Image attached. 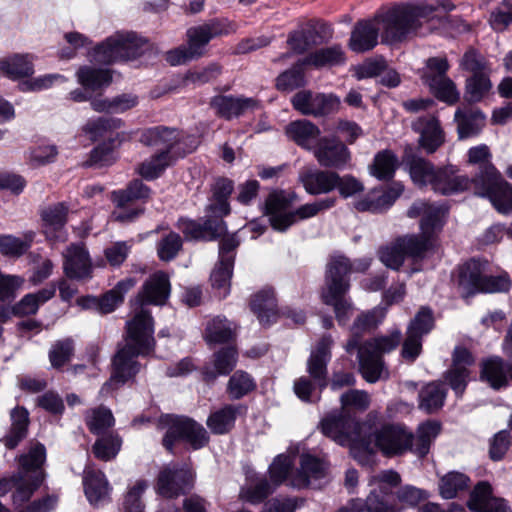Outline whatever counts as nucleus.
I'll use <instances>...</instances> for the list:
<instances>
[{"label":"nucleus","mask_w":512,"mask_h":512,"mask_svg":"<svg viewBox=\"0 0 512 512\" xmlns=\"http://www.w3.org/2000/svg\"><path fill=\"white\" fill-rule=\"evenodd\" d=\"M332 345V337L324 335L311 351L307 361V371L320 390L327 386V364L331 358Z\"/></svg>","instance_id":"obj_19"},{"label":"nucleus","mask_w":512,"mask_h":512,"mask_svg":"<svg viewBox=\"0 0 512 512\" xmlns=\"http://www.w3.org/2000/svg\"><path fill=\"white\" fill-rule=\"evenodd\" d=\"M150 196V189L141 180H133L126 189L114 191L112 193V201L116 205V209L112 213L114 220L119 222L133 221L142 213L141 209L126 208L137 200H144Z\"/></svg>","instance_id":"obj_16"},{"label":"nucleus","mask_w":512,"mask_h":512,"mask_svg":"<svg viewBox=\"0 0 512 512\" xmlns=\"http://www.w3.org/2000/svg\"><path fill=\"white\" fill-rule=\"evenodd\" d=\"M440 101L455 104L460 97L454 82L448 77L426 78L425 83Z\"/></svg>","instance_id":"obj_52"},{"label":"nucleus","mask_w":512,"mask_h":512,"mask_svg":"<svg viewBox=\"0 0 512 512\" xmlns=\"http://www.w3.org/2000/svg\"><path fill=\"white\" fill-rule=\"evenodd\" d=\"M212 107L217 114L226 119L238 117L247 111H253L260 107L259 102L254 98L217 96L211 101Z\"/></svg>","instance_id":"obj_31"},{"label":"nucleus","mask_w":512,"mask_h":512,"mask_svg":"<svg viewBox=\"0 0 512 512\" xmlns=\"http://www.w3.org/2000/svg\"><path fill=\"white\" fill-rule=\"evenodd\" d=\"M56 292V285L50 284L46 288L25 295L17 304L12 306V312L15 316H26L35 314L39 307L50 300Z\"/></svg>","instance_id":"obj_41"},{"label":"nucleus","mask_w":512,"mask_h":512,"mask_svg":"<svg viewBox=\"0 0 512 512\" xmlns=\"http://www.w3.org/2000/svg\"><path fill=\"white\" fill-rule=\"evenodd\" d=\"M468 506L475 512H512L503 498L495 497L487 482L478 483L473 489Z\"/></svg>","instance_id":"obj_25"},{"label":"nucleus","mask_w":512,"mask_h":512,"mask_svg":"<svg viewBox=\"0 0 512 512\" xmlns=\"http://www.w3.org/2000/svg\"><path fill=\"white\" fill-rule=\"evenodd\" d=\"M170 290L169 277L162 271L155 272L144 282L137 297L141 307L126 323L124 346L113 359L111 379L103 386L102 391L112 384L124 383L139 372L140 364L136 358L148 355L155 346L153 319L144 305H164Z\"/></svg>","instance_id":"obj_1"},{"label":"nucleus","mask_w":512,"mask_h":512,"mask_svg":"<svg viewBox=\"0 0 512 512\" xmlns=\"http://www.w3.org/2000/svg\"><path fill=\"white\" fill-rule=\"evenodd\" d=\"M447 209L441 205L416 201L409 208L410 218L421 217V236H405L398 238L386 252V267L399 269L406 257L414 260L422 259L431 247L432 235L439 231L443 224Z\"/></svg>","instance_id":"obj_3"},{"label":"nucleus","mask_w":512,"mask_h":512,"mask_svg":"<svg viewBox=\"0 0 512 512\" xmlns=\"http://www.w3.org/2000/svg\"><path fill=\"white\" fill-rule=\"evenodd\" d=\"M181 247V237L175 232H170L158 242L157 253L161 260L170 261L178 254Z\"/></svg>","instance_id":"obj_64"},{"label":"nucleus","mask_w":512,"mask_h":512,"mask_svg":"<svg viewBox=\"0 0 512 512\" xmlns=\"http://www.w3.org/2000/svg\"><path fill=\"white\" fill-rule=\"evenodd\" d=\"M241 409L240 405H227L208 417L207 426L215 434L227 433L234 426L236 417Z\"/></svg>","instance_id":"obj_48"},{"label":"nucleus","mask_w":512,"mask_h":512,"mask_svg":"<svg viewBox=\"0 0 512 512\" xmlns=\"http://www.w3.org/2000/svg\"><path fill=\"white\" fill-rule=\"evenodd\" d=\"M469 478L459 472H449L444 475L439 484L440 495L445 499L454 498L460 491L468 487Z\"/></svg>","instance_id":"obj_56"},{"label":"nucleus","mask_w":512,"mask_h":512,"mask_svg":"<svg viewBox=\"0 0 512 512\" xmlns=\"http://www.w3.org/2000/svg\"><path fill=\"white\" fill-rule=\"evenodd\" d=\"M12 425L4 438L6 447L12 449L26 436L28 427V412L24 408H15L11 412Z\"/></svg>","instance_id":"obj_53"},{"label":"nucleus","mask_w":512,"mask_h":512,"mask_svg":"<svg viewBox=\"0 0 512 512\" xmlns=\"http://www.w3.org/2000/svg\"><path fill=\"white\" fill-rule=\"evenodd\" d=\"M34 237L35 233L32 231L24 233L22 237L0 233V254L10 258H19L30 249Z\"/></svg>","instance_id":"obj_43"},{"label":"nucleus","mask_w":512,"mask_h":512,"mask_svg":"<svg viewBox=\"0 0 512 512\" xmlns=\"http://www.w3.org/2000/svg\"><path fill=\"white\" fill-rule=\"evenodd\" d=\"M412 128L419 133V145L427 153H434L444 142L445 134L436 117H421L412 123Z\"/></svg>","instance_id":"obj_23"},{"label":"nucleus","mask_w":512,"mask_h":512,"mask_svg":"<svg viewBox=\"0 0 512 512\" xmlns=\"http://www.w3.org/2000/svg\"><path fill=\"white\" fill-rule=\"evenodd\" d=\"M335 198H325L289 211V201L281 193H272L266 200V213L276 231L284 232L298 220H305L335 205Z\"/></svg>","instance_id":"obj_7"},{"label":"nucleus","mask_w":512,"mask_h":512,"mask_svg":"<svg viewBox=\"0 0 512 512\" xmlns=\"http://www.w3.org/2000/svg\"><path fill=\"white\" fill-rule=\"evenodd\" d=\"M486 266L487 262L471 259L459 267L457 282L467 295L479 292L480 282L485 273Z\"/></svg>","instance_id":"obj_35"},{"label":"nucleus","mask_w":512,"mask_h":512,"mask_svg":"<svg viewBox=\"0 0 512 512\" xmlns=\"http://www.w3.org/2000/svg\"><path fill=\"white\" fill-rule=\"evenodd\" d=\"M307 65L305 59L295 64L292 68L281 73L276 79V87L283 92H290L305 85L303 66Z\"/></svg>","instance_id":"obj_55"},{"label":"nucleus","mask_w":512,"mask_h":512,"mask_svg":"<svg viewBox=\"0 0 512 512\" xmlns=\"http://www.w3.org/2000/svg\"><path fill=\"white\" fill-rule=\"evenodd\" d=\"M332 35L330 25L322 24L316 28L300 29L290 33L287 43L297 54H302L310 47L328 40Z\"/></svg>","instance_id":"obj_29"},{"label":"nucleus","mask_w":512,"mask_h":512,"mask_svg":"<svg viewBox=\"0 0 512 512\" xmlns=\"http://www.w3.org/2000/svg\"><path fill=\"white\" fill-rule=\"evenodd\" d=\"M255 388L253 378L245 371H236L229 379L227 391L232 399H240Z\"/></svg>","instance_id":"obj_59"},{"label":"nucleus","mask_w":512,"mask_h":512,"mask_svg":"<svg viewBox=\"0 0 512 512\" xmlns=\"http://www.w3.org/2000/svg\"><path fill=\"white\" fill-rule=\"evenodd\" d=\"M141 142L148 146H164L161 153L144 161L138 167V173L147 180L157 178L172 163L170 154L178 151L180 134L174 129L166 127H154L142 133Z\"/></svg>","instance_id":"obj_9"},{"label":"nucleus","mask_w":512,"mask_h":512,"mask_svg":"<svg viewBox=\"0 0 512 512\" xmlns=\"http://www.w3.org/2000/svg\"><path fill=\"white\" fill-rule=\"evenodd\" d=\"M271 493L270 484L263 477L249 479L241 490V497L251 503H258Z\"/></svg>","instance_id":"obj_60"},{"label":"nucleus","mask_w":512,"mask_h":512,"mask_svg":"<svg viewBox=\"0 0 512 512\" xmlns=\"http://www.w3.org/2000/svg\"><path fill=\"white\" fill-rule=\"evenodd\" d=\"M45 458L46 450L42 444H36L28 454L20 457L21 469L17 475L12 477V486L15 488L12 499L16 509L21 508L40 486L43 474L39 468L44 463Z\"/></svg>","instance_id":"obj_10"},{"label":"nucleus","mask_w":512,"mask_h":512,"mask_svg":"<svg viewBox=\"0 0 512 512\" xmlns=\"http://www.w3.org/2000/svg\"><path fill=\"white\" fill-rule=\"evenodd\" d=\"M314 156L321 166L342 168L350 160L347 147L336 139L321 138L315 149Z\"/></svg>","instance_id":"obj_22"},{"label":"nucleus","mask_w":512,"mask_h":512,"mask_svg":"<svg viewBox=\"0 0 512 512\" xmlns=\"http://www.w3.org/2000/svg\"><path fill=\"white\" fill-rule=\"evenodd\" d=\"M474 363L471 353L462 347H457L453 353V364L446 378L457 395H461L469 379L468 367Z\"/></svg>","instance_id":"obj_26"},{"label":"nucleus","mask_w":512,"mask_h":512,"mask_svg":"<svg viewBox=\"0 0 512 512\" xmlns=\"http://www.w3.org/2000/svg\"><path fill=\"white\" fill-rule=\"evenodd\" d=\"M229 32V25L218 20L189 28L186 33L187 45L168 51L166 61L172 66H177L197 59L204 55L205 47L211 39Z\"/></svg>","instance_id":"obj_11"},{"label":"nucleus","mask_w":512,"mask_h":512,"mask_svg":"<svg viewBox=\"0 0 512 512\" xmlns=\"http://www.w3.org/2000/svg\"><path fill=\"white\" fill-rule=\"evenodd\" d=\"M322 433L341 446H349L361 464L370 465L377 450L384 451V420L380 412H370L365 420L352 427L344 414H330L320 423Z\"/></svg>","instance_id":"obj_2"},{"label":"nucleus","mask_w":512,"mask_h":512,"mask_svg":"<svg viewBox=\"0 0 512 512\" xmlns=\"http://www.w3.org/2000/svg\"><path fill=\"white\" fill-rule=\"evenodd\" d=\"M121 444L122 441L118 436L101 437L93 445V453L98 459L109 461L118 454Z\"/></svg>","instance_id":"obj_62"},{"label":"nucleus","mask_w":512,"mask_h":512,"mask_svg":"<svg viewBox=\"0 0 512 512\" xmlns=\"http://www.w3.org/2000/svg\"><path fill=\"white\" fill-rule=\"evenodd\" d=\"M178 228L187 239L191 240H213L226 231L225 223L216 219H205L202 222L181 219Z\"/></svg>","instance_id":"obj_24"},{"label":"nucleus","mask_w":512,"mask_h":512,"mask_svg":"<svg viewBox=\"0 0 512 512\" xmlns=\"http://www.w3.org/2000/svg\"><path fill=\"white\" fill-rule=\"evenodd\" d=\"M160 425L167 428L163 445L169 451L179 440L185 441L193 449H200L208 443L209 436L205 428L190 418L165 415L161 417Z\"/></svg>","instance_id":"obj_13"},{"label":"nucleus","mask_w":512,"mask_h":512,"mask_svg":"<svg viewBox=\"0 0 512 512\" xmlns=\"http://www.w3.org/2000/svg\"><path fill=\"white\" fill-rule=\"evenodd\" d=\"M84 493L89 503L96 506L109 498L110 487L105 475L91 466H87L83 473Z\"/></svg>","instance_id":"obj_30"},{"label":"nucleus","mask_w":512,"mask_h":512,"mask_svg":"<svg viewBox=\"0 0 512 512\" xmlns=\"http://www.w3.org/2000/svg\"><path fill=\"white\" fill-rule=\"evenodd\" d=\"M287 136L295 141L299 146L314 150L320 139V130L317 126L308 120H297L291 122L286 127Z\"/></svg>","instance_id":"obj_37"},{"label":"nucleus","mask_w":512,"mask_h":512,"mask_svg":"<svg viewBox=\"0 0 512 512\" xmlns=\"http://www.w3.org/2000/svg\"><path fill=\"white\" fill-rule=\"evenodd\" d=\"M511 371L501 358L493 357L483 362L481 377L485 379L492 388L499 389L508 383L507 375Z\"/></svg>","instance_id":"obj_46"},{"label":"nucleus","mask_w":512,"mask_h":512,"mask_svg":"<svg viewBox=\"0 0 512 512\" xmlns=\"http://www.w3.org/2000/svg\"><path fill=\"white\" fill-rule=\"evenodd\" d=\"M439 8L451 11L454 5L449 0H439L436 5H394L386 12V43L398 42L415 33L424 21L433 20Z\"/></svg>","instance_id":"obj_5"},{"label":"nucleus","mask_w":512,"mask_h":512,"mask_svg":"<svg viewBox=\"0 0 512 512\" xmlns=\"http://www.w3.org/2000/svg\"><path fill=\"white\" fill-rule=\"evenodd\" d=\"M484 173L473 179L475 194L487 197L499 212H511L512 185L504 180L494 165H487Z\"/></svg>","instance_id":"obj_14"},{"label":"nucleus","mask_w":512,"mask_h":512,"mask_svg":"<svg viewBox=\"0 0 512 512\" xmlns=\"http://www.w3.org/2000/svg\"><path fill=\"white\" fill-rule=\"evenodd\" d=\"M293 459L289 454L278 455L269 467L270 478L275 485L284 481L295 488L320 487L326 476L327 466L324 461L311 455L300 456V468L291 472Z\"/></svg>","instance_id":"obj_6"},{"label":"nucleus","mask_w":512,"mask_h":512,"mask_svg":"<svg viewBox=\"0 0 512 512\" xmlns=\"http://www.w3.org/2000/svg\"><path fill=\"white\" fill-rule=\"evenodd\" d=\"M239 245L236 235L224 237L219 246V262L211 273V283L218 291L219 296L225 297L229 293L230 279L234 265V251Z\"/></svg>","instance_id":"obj_15"},{"label":"nucleus","mask_w":512,"mask_h":512,"mask_svg":"<svg viewBox=\"0 0 512 512\" xmlns=\"http://www.w3.org/2000/svg\"><path fill=\"white\" fill-rule=\"evenodd\" d=\"M299 178L305 190L312 195L328 193L337 185L335 172L304 170L300 172Z\"/></svg>","instance_id":"obj_34"},{"label":"nucleus","mask_w":512,"mask_h":512,"mask_svg":"<svg viewBox=\"0 0 512 512\" xmlns=\"http://www.w3.org/2000/svg\"><path fill=\"white\" fill-rule=\"evenodd\" d=\"M123 125L121 119L113 117H98L89 120L85 125V132L88 133L92 139L96 140L102 137L106 132L119 129Z\"/></svg>","instance_id":"obj_63"},{"label":"nucleus","mask_w":512,"mask_h":512,"mask_svg":"<svg viewBox=\"0 0 512 512\" xmlns=\"http://www.w3.org/2000/svg\"><path fill=\"white\" fill-rule=\"evenodd\" d=\"M193 482V471L187 465L168 466L158 476L157 491L167 498L177 497L189 490Z\"/></svg>","instance_id":"obj_17"},{"label":"nucleus","mask_w":512,"mask_h":512,"mask_svg":"<svg viewBox=\"0 0 512 512\" xmlns=\"http://www.w3.org/2000/svg\"><path fill=\"white\" fill-rule=\"evenodd\" d=\"M492 83L488 73L472 75L466 81V98L469 102H479L491 90Z\"/></svg>","instance_id":"obj_57"},{"label":"nucleus","mask_w":512,"mask_h":512,"mask_svg":"<svg viewBox=\"0 0 512 512\" xmlns=\"http://www.w3.org/2000/svg\"><path fill=\"white\" fill-rule=\"evenodd\" d=\"M140 39L133 32H116L88 51L91 62L112 64L138 55Z\"/></svg>","instance_id":"obj_12"},{"label":"nucleus","mask_w":512,"mask_h":512,"mask_svg":"<svg viewBox=\"0 0 512 512\" xmlns=\"http://www.w3.org/2000/svg\"><path fill=\"white\" fill-rule=\"evenodd\" d=\"M441 425L437 421H426L419 425L416 438H413V452L425 456L434 439L440 433Z\"/></svg>","instance_id":"obj_50"},{"label":"nucleus","mask_w":512,"mask_h":512,"mask_svg":"<svg viewBox=\"0 0 512 512\" xmlns=\"http://www.w3.org/2000/svg\"><path fill=\"white\" fill-rule=\"evenodd\" d=\"M371 489L365 505L361 501H355L350 507L343 508L339 512H384V483L381 479H374L370 483Z\"/></svg>","instance_id":"obj_42"},{"label":"nucleus","mask_w":512,"mask_h":512,"mask_svg":"<svg viewBox=\"0 0 512 512\" xmlns=\"http://www.w3.org/2000/svg\"><path fill=\"white\" fill-rule=\"evenodd\" d=\"M238 353L234 347H225L214 353L211 363L206 364L203 376L207 382L214 381L218 376L228 375L236 366Z\"/></svg>","instance_id":"obj_33"},{"label":"nucleus","mask_w":512,"mask_h":512,"mask_svg":"<svg viewBox=\"0 0 512 512\" xmlns=\"http://www.w3.org/2000/svg\"><path fill=\"white\" fill-rule=\"evenodd\" d=\"M251 309L260 323L269 325L277 317L276 300L272 288H264L257 292L251 300Z\"/></svg>","instance_id":"obj_39"},{"label":"nucleus","mask_w":512,"mask_h":512,"mask_svg":"<svg viewBox=\"0 0 512 512\" xmlns=\"http://www.w3.org/2000/svg\"><path fill=\"white\" fill-rule=\"evenodd\" d=\"M413 451V434L398 423L386 424V456Z\"/></svg>","instance_id":"obj_36"},{"label":"nucleus","mask_w":512,"mask_h":512,"mask_svg":"<svg viewBox=\"0 0 512 512\" xmlns=\"http://www.w3.org/2000/svg\"><path fill=\"white\" fill-rule=\"evenodd\" d=\"M340 403L344 414L350 410L362 412L369 408L371 399L366 391L352 389L340 396Z\"/></svg>","instance_id":"obj_58"},{"label":"nucleus","mask_w":512,"mask_h":512,"mask_svg":"<svg viewBox=\"0 0 512 512\" xmlns=\"http://www.w3.org/2000/svg\"><path fill=\"white\" fill-rule=\"evenodd\" d=\"M76 77L78 83L84 90L97 91L103 89L112 81L110 70L104 68H94L88 65L81 66Z\"/></svg>","instance_id":"obj_40"},{"label":"nucleus","mask_w":512,"mask_h":512,"mask_svg":"<svg viewBox=\"0 0 512 512\" xmlns=\"http://www.w3.org/2000/svg\"><path fill=\"white\" fill-rule=\"evenodd\" d=\"M0 70L11 79L29 76L33 73V56L14 54L0 61Z\"/></svg>","instance_id":"obj_44"},{"label":"nucleus","mask_w":512,"mask_h":512,"mask_svg":"<svg viewBox=\"0 0 512 512\" xmlns=\"http://www.w3.org/2000/svg\"><path fill=\"white\" fill-rule=\"evenodd\" d=\"M446 393V389L440 383L427 384L419 394L420 409L427 413L438 411L444 404Z\"/></svg>","instance_id":"obj_51"},{"label":"nucleus","mask_w":512,"mask_h":512,"mask_svg":"<svg viewBox=\"0 0 512 512\" xmlns=\"http://www.w3.org/2000/svg\"><path fill=\"white\" fill-rule=\"evenodd\" d=\"M340 101L332 94L313 93L302 90L292 98L293 107L303 115L322 116L337 109Z\"/></svg>","instance_id":"obj_18"},{"label":"nucleus","mask_w":512,"mask_h":512,"mask_svg":"<svg viewBox=\"0 0 512 512\" xmlns=\"http://www.w3.org/2000/svg\"><path fill=\"white\" fill-rule=\"evenodd\" d=\"M67 213L68 207L64 203H56L42 209L43 231L47 238L56 241L66 239L64 227L67 221Z\"/></svg>","instance_id":"obj_27"},{"label":"nucleus","mask_w":512,"mask_h":512,"mask_svg":"<svg viewBox=\"0 0 512 512\" xmlns=\"http://www.w3.org/2000/svg\"><path fill=\"white\" fill-rule=\"evenodd\" d=\"M454 121L458 138L464 140L480 134L486 124V116L477 108L464 107L456 110Z\"/></svg>","instance_id":"obj_28"},{"label":"nucleus","mask_w":512,"mask_h":512,"mask_svg":"<svg viewBox=\"0 0 512 512\" xmlns=\"http://www.w3.org/2000/svg\"><path fill=\"white\" fill-rule=\"evenodd\" d=\"M136 284L135 279L126 278L117 283V285L106 292L101 297H98L99 301V313L108 314L113 312L124 299V295L132 289Z\"/></svg>","instance_id":"obj_45"},{"label":"nucleus","mask_w":512,"mask_h":512,"mask_svg":"<svg viewBox=\"0 0 512 512\" xmlns=\"http://www.w3.org/2000/svg\"><path fill=\"white\" fill-rule=\"evenodd\" d=\"M63 257V268L67 277L77 280L91 278V260L87 250L82 244L70 245L63 253Z\"/></svg>","instance_id":"obj_21"},{"label":"nucleus","mask_w":512,"mask_h":512,"mask_svg":"<svg viewBox=\"0 0 512 512\" xmlns=\"http://www.w3.org/2000/svg\"><path fill=\"white\" fill-rule=\"evenodd\" d=\"M86 422L91 432L100 434L114 424V417L109 409L99 407L88 412Z\"/></svg>","instance_id":"obj_61"},{"label":"nucleus","mask_w":512,"mask_h":512,"mask_svg":"<svg viewBox=\"0 0 512 512\" xmlns=\"http://www.w3.org/2000/svg\"><path fill=\"white\" fill-rule=\"evenodd\" d=\"M348 268V262L342 255L332 256L327 264L325 285L321 292L322 301L333 306L339 324H345L353 311L350 300L346 298L349 284L340 275V270L346 273Z\"/></svg>","instance_id":"obj_8"},{"label":"nucleus","mask_w":512,"mask_h":512,"mask_svg":"<svg viewBox=\"0 0 512 512\" xmlns=\"http://www.w3.org/2000/svg\"><path fill=\"white\" fill-rule=\"evenodd\" d=\"M236 325L228 319L217 316L207 323L205 339L208 343H224L234 339Z\"/></svg>","instance_id":"obj_47"},{"label":"nucleus","mask_w":512,"mask_h":512,"mask_svg":"<svg viewBox=\"0 0 512 512\" xmlns=\"http://www.w3.org/2000/svg\"><path fill=\"white\" fill-rule=\"evenodd\" d=\"M379 323L380 316L377 311L360 315L352 326V337L345 345V350L348 353L357 352L361 373L371 383L377 381L381 375L384 339L381 337L376 338L360 347L359 335L373 330Z\"/></svg>","instance_id":"obj_4"},{"label":"nucleus","mask_w":512,"mask_h":512,"mask_svg":"<svg viewBox=\"0 0 512 512\" xmlns=\"http://www.w3.org/2000/svg\"><path fill=\"white\" fill-rule=\"evenodd\" d=\"M473 186V180L465 175H457L453 167L437 169L432 189L443 195L462 192Z\"/></svg>","instance_id":"obj_32"},{"label":"nucleus","mask_w":512,"mask_h":512,"mask_svg":"<svg viewBox=\"0 0 512 512\" xmlns=\"http://www.w3.org/2000/svg\"><path fill=\"white\" fill-rule=\"evenodd\" d=\"M345 61L346 57L341 45L318 49L305 58L307 65L315 67L343 65Z\"/></svg>","instance_id":"obj_49"},{"label":"nucleus","mask_w":512,"mask_h":512,"mask_svg":"<svg viewBox=\"0 0 512 512\" xmlns=\"http://www.w3.org/2000/svg\"><path fill=\"white\" fill-rule=\"evenodd\" d=\"M139 103L138 96L132 93H123L112 98H94L91 107L99 113H124Z\"/></svg>","instance_id":"obj_38"},{"label":"nucleus","mask_w":512,"mask_h":512,"mask_svg":"<svg viewBox=\"0 0 512 512\" xmlns=\"http://www.w3.org/2000/svg\"><path fill=\"white\" fill-rule=\"evenodd\" d=\"M381 21V17L376 16L372 20L357 22L348 42L349 49L356 53L372 50L378 43Z\"/></svg>","instance_id":"obj_20"},{"label":"nucleus","mask_w":512,"mask_h":512,"mask_svg":"<svg viewBox=\"0 0 512 512\" xmlns=\"http://www.w3.org/2000/svg\"><path fill=\"white\" fill-rule=\"evenodd\" d=\"M436 171L430 162L421 157H412L409 161L411 179L420 187L427 185L432 187Z\"/></svg>","instance_id":"obj_54"}]
</instances>
